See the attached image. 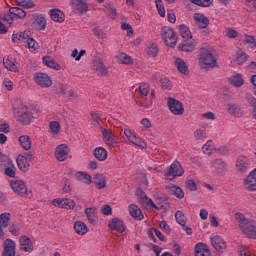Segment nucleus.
Segmentation results:
<instances>
[{"label": "nucleus", "mask_w": 256, "mask_h": 256, "mask_svg": "<svg viewBox=\"0 0 256 256\" xmlns=\"http://www.w3.org/2000/svg\"><path fill=\"white\" fill-rule=\"evenodd\" d=\"M84 213L89 223H91V225H97L99 221V217L97 216V208L95 207L86 208Z\"/></svg>", "instance_id": "aec40b11"}, {"label": "nucleus", "mask_w": 256, "mask_h": 256, "mask_svg": "<svg viewBox=\"0 0 256 256\" xmlns=\"http://www.w3.org/2000/svg\"><path fill=\"white\" fill-rule=\"evenodd\" d=\"M213 149H215V147H213V141L211 140L207 141L202 147V151L205 155H211V153H213Z\"/></svg>", "instance_id": "de8ad7c7"}, {"label": "nucleus", "mask_w": 256, "mask_h": 256, "mask_svg": "<svg viewBox=\"0 0 256 256\" xmlns=\"http://www.w3.org/2000/svg\"><path fill=\"white\" fill-rule=\"evenodd\" d=\"M18 141L25 151H29L31 149V137L23 135L18 138Z\"/></svg>", "instance_id": "f704fd0d"}, {"label": "nucleus", "mask_w": 256, "mask_h": 256, "mask_svg": "<svg viewBox=\"0 0 256 256\" xmlns=\"http://www.w3.org/2000/svg\"><path fill=\"white\" fill-rule=\"evenodd\" d=\"M191 3L197 5L198 7H211L213 5V0H190Z\"/></svg>", "instance_id": "49530a36"}, {"label": "nucleus", "mask_w": 256, "mask_h": 256, "mask_svg": "<svg viewBox=\"0 0 256 256\" xmlns=\"http://www.w3.org/2000/svg\"><path fill=\"white\" fill-rule=\"evenodd\" d=\"M42 61L46 67L54 69L55 71H61V65L55 61L51 56H44Z\"/></svg>", "instance_id": "b1692460"}, {"label": "nucleus", "mask_w": 256, "mask_h": 256, "mask_svg": "<svg viewBox=\"0 0 256 256\" xmlns=\"http://www.w3.org/2000/svg\"><path fill=\"white\" fill-rule=\"evenodd\" d=\"M109 229L112 231H118V233H125V222L119 218H113L111 222L108 223Z\"/></svg>", "instance_id": "a211bd4d"}, {"label": "nucleus", "mask_w": 256, "mask_h": 256, "mask_svg": "<svg viewBox=\"0 0 256 256\" xmlns=\"http://www.w3.org/2000/svg\"><path fill=\"white\" fill-rule=\"evenodd\" d=\"M102 135H103V139H104L105 143H107V145H111L113 143V135H111L109 130L103 129Z\"/></svg>", "instance_id": "8fccbe9b"}, {"label": "nucleus", "mask_w": 256, "mask_h": 256, "mask_svg": "<svg viewBox=\"0 0 256 256\" xmlns=\"http://www.w3.org/2000/svg\"><path fill=\"white\" fill-rule=\"evenodd\" d=\"M93 155L97 161H105V159L108 157L107 150H105L103 147L95 148L93 150Z\"/></svg>", "instance_id": "7c9ffc66"}, {"label": "nucleus", "mask_w": 256, "mask_h": 256, "mask_svg": "<svg viewBox=\"0 0 256 256\" xmlns=\"http://www.w3.org/2000/svg\"><path fill=\"white\" fill-rule=\"evenodd\" d=\"M248 103L250 107H253L252 113H254V117L256 119V98L255 97L249 98Z\"/></svg>", "instance_id": "774afa93"}, {"label": "nucleus", "mask_w": 256, "mask_h": 256, "mask_svg": "<svg viewBox=\"0 0 256 256\" xmlns=\"http://www.w3.org/2000/svg\"><path fill=\"white\" fill-rule=\"evenodd\" d=\"M211 165L214 169V173L219 175V177H223L225 173H227V163L223 161L221 158H216L211 162Z\"/></svg>", "instance_id": "6e6552de"}, {"label": "nucleus", "mask_w": 256, "mask_h": 256, "mask_svg": "<svg viewBox=\"0 0 256 256\" xmlns=\"http://www.w3.org/2000/svg\"><path fill=\"white\" fill-rule=\"evenodd\" d=\"M76 179H78V181H85L87 185H91V181L93 180V177L89 173L78 172L76 174Z\"/></svg>", "instance_id": "ea45409f"}, {"label": "nucleus", "mask_w": 256, "mask_h": 256, "mask_svg": "<svg viewBox=\"0 0 256 256\" xmlns=\"http://www.w3.org/2000/svg\"><path fill=\"white\" fill-rule=\"evenodd\" d=\"M118 63H122L123 65H133V59L131 56L125 54V53H120L117 56Z\"/></svg>", "instance_id": "58836bf2"}, {"label": "nucleus", "mask_w": 256, "mask_h": 256, "mask_svg": "<svg viewBox=\"0 0 256 256\" xmlns=\"http://www.w3.org/2000/svg\"><path fill=\"white\" fill-rule=\"evenodd\" d=\"M52 204L60 209H75V201L69 198H56L52 201Z\"/></svg>", "instance_id": "1a4fd4ad"}, {"label": "nucleus", "mask_w": 256, "mask_h": 256, "mask_svg": "<svg viewBox=\"0 0 256 256\" xmlns=\"http://www.w3.org/2000/svg\"><path fill=\"white\" fill-rule=\"evenodd\" d=\"M94 71L98 77H107V68L101 59H96L94 62Z\"/></svg>", "instance_id": "412c9836"}, {"label": "nucleus", "mask_w": 256, "mask_h": 256, "mask_svg": "<svg viewBox=\"0 0 256 256\" xmlns=\"http://www.w3.org/2000/svg\"><path fill=\"white\" fill-rule=\"evenodd\" d=\"M229 81L230 85H233V87H242L243 83H245L243 77H241V74L231 76Z\"/></svg>", "instance_id": "c9c22d12"}, {"label": "nucleus", "mask_w": 256, "mask_h": 256, "mask_svg": "<svg viewBox=\"0 0 256 256\" xmlns=\"http://www.w3.org/2000/svg\"><path fill=\"white\" fill-rule=\"evenodd\" d=\"M175 219L176 222L181 225V227H185L187 223V217H185V214L181 210H177L175 213Z\"/></svg>", "instance_id": "a19ab883"}, {"label": "nucleus", "mask_w": 256, "mask_h": 256, "mask_svg": "<svg viewBox=\"0 0 256 256\" xmlns=\"http://www.w3.org/2000/svg\"><path fill=\"white\" fill-rule=\"evenodd\" d=\"M9 13L10 15H13V17L16 19H25V17H27V12H25L23 8L19 7H11L9 9Z\"/></svg>", "instance_id": "c756f323"}, {"label": "nucleus", "mask_w": 256, "mask_h": 256, "mask_svg": "<svg viewBox=\"0 0 256 256\" xmlns=\"http://www.w3.org/2000/svg\"><path fill=\"white\" fill-rule=\"evenodd\" d=\"M239 35L237 30H234L233 28H227L226 29V37L229 39H236V37Z\"/></svg>", "instance_id": "052dcab7"}, {"label": "nucleus", "mask_w": 256, "mask_h": 256, "mask_svg": "<svg viewBox=\"0 0 256 256\" xmlns=\"http://www.w3.org/2000/svg\"><path fill=\"white\" fill-rule=\"evenodd\" d=\"M19 244L21 251H25V253H33L35 249L33 241L29 236H20Z\"/></svg>", "instance_id": "9d476101"}, {"label": "nucleus", "mask_w": 256, "mask_h": 256, "mask_svg": "<svg viewBox=\"0 0 256 256\" xmlns=\"http://www.w3.org/2000/svg\"><path fill=\"white\" fill-rule=\"evenodd\" d=\"M61 93L63 95H66L67 97H72V99H77V95L75 94V92H73L72 89L67 90V89L62 87L61 88Z\"/></svg>", "instance_id": "680f3d73"}, {"label": "nucleus", "mask_w": 256, "mask_h": 256, "mask_svg": "<svg viewBox=\"0 0 256 256\" xmlns=\"http://www.w3.org/2000/svg\"><path fill=\"white\" fill-rule=\"evenodd\" d=\"M172 194H174L178 199H183V197H185V192H183V189L179 186L172 187Z\"/></svg>", "instance_id": "3c124183"}, {"label": "nucleus", "mask_w": 256, "mask_h": 256, "mask_svg": "<svg viewBox=\"0 0 256 256\" xmlns=\"http://www.w3.org/2000/svg\"><path fill=\"white\" fill-rule=\"evenodd\" d=\"M12 41L13 43H23L27 49H31L32 51H37V49H39V44L35 39L29 36V32H14L12 35Z\"/></svg>", "instance_id": "f03ea898"}, {"label": "nucleus", "mask_w": 256, "mask_h": 256, "mask_svg": "<svg viewBox=\"0 0 256 256\" xmlns=\"http://www.w3.org/2000/svg\"><path fill=\"white\" fill-rule=\"evenodd\" d=\"M247 191H256V168L244 180Z\"/></svg>", "instance_id": "2eb2a0df"}, {"label": "nucleus", "mask_w": 256, "mask_h": 256, "mask_svg": "<svg viewBox=\"0 0 256 256\" xmlns=\"http://www.w3.org/2000/svg\"><path fill=\"white\" fill-rule=\"evenodd\" d=\"M243 235L248 239H256V226L253 220H250L243 228H241Z\"/></svg>", "instance_id": "ddd939ff"}, {"label": "nucleus", "mask_w": 256, "mask_h": 256, "mask_svg": "<svg viewBox=\"0 0 256 256\" xmlns=\"http://www.w3.org/2000/svg\"><path fill=\"white\" fill-rule=\"evenodd\" d=\"M3 165L4 167H6L4 169L5 175H7L8 177H15V165L13 164V161L7 160V162Z\"/></svg>", "instance_id": "473e14b6"}, {"label": "nucleus", "mask_w": 256, "mask_h": 256, "mask_svg": "<svg viewBox=\"0 0 256 256\" xmlns=\"http://www.w3.org/2000/svg\"><path fill=\"white\" fill-rule=\"evenodd\" d=\"M19 157H23L25 161L31 162L35 159V153L33 152H25L24 154H20Z\"/></svg>", "instance_id": "e2e57ef3"}, {"label": "nucleus", "mask_w": 256, "mask_h": 256, "mask_svg": "<svg viewBox=\"0 0 256 256\" xmlns=\"http://www.w3.org/2000/svg\"><path fill=\"white\" fill-rule=\"evenodd\" d=\"M178 51H184L185 53H193V51H195V44L191 42H182L178 46Z\"/></svg>", "instance_id": "72a5a7b5"}, {"label": "nucleus", "mask_w": 256, "mask_h": 256, "mask_svg": "<svg viewBox=\"0 0 256 256\" xmlns=\"http://www.w3.org/2000/svg\"><path fill=\"white\" fill-rule=\"evenodd\" d=\"M3 65L5 69H8V71H14V73H17V66L9 58L3 59Z\"/></svg>", "instance_id": "c03bdc74"}, {"label": "nucleus", "mask_w": 256, "mask_h": 256, "mask_svg": "<svg viewBox=\"0 0 256 256\" xmlns=\"http://www.w3.org/2000/svg\"><path fill=\"white\" fill-rule=\"evenodd\" d=\"M129 213L133 219H136L137 221H142L143 219V212L139 207L135 204H130L129 205Z\"/></svg>", "instance_id": "393cba45"}, {"label": "nucleus", "mask_w": 256, "mask_h": 256, "mask_svg": "<svg viewBox=\"0 0 256 256\" xmlns=\"http://www.w3.org/2000/svg\"><path fill=\"white\" fill-rule=\"evenodd\" d=\"M9 221H11L10 213L5 212L0 214V225H2V227H9Z\"/></svg>", "instance_id": "37998d69"}, {"label": "nucleus", "mask_w": 256, "mask_h": 256, "mask_svg": "<svg viewBox=\"0 0 256 256\" xmlns=\"http://www.w3.org/2000/svg\"><path fill=\"white\" fill-rule=\"evenodd\" d=\"M249 165H251V160L246 156H239L236 161V168L240 173H247L249 170Z\"/></svg>", "instance_id": "4468645a"}, {"label": "nucleus", "mask_w": 256, "mask_h": 256, "mask_svg": "<svg viewBox=\"0 0 256 256\" xmlns=\"http://www.w3.org/2000/svg\"><path fill=\"white\" fill-rule=\"evenodd\" d=\"M50 129L52 133H59L61 131V124L57 121L50 122Z\"/></svg>", "instance_id": "13d9d810"}, {"label": "nucleus", "mask_w": 256, "mask_h": 256, "mask_svg": "<svg viewBox=\"0 0 256 256\" xmlns=\"http://www.w3.org/2000/svg\"><path fill=\"white\" fill-rule=\"evenodd\" d=\"M32 24L34 27H37L39 31H43L45 27H47V20L42 14H35L32 17Z\"/></svg>", "instance_id": "dca6fc26"}, {"label": "nucleus", "mask_w": 256, "mask_h": 256, "mask_svg": "<svg viewBox=\"0 0 256 256\" xmlns=\"http://www.w3.org/2000/svg\"><path fill=\"white\" fill-rule=\"evenodd\" d=\"M194 19L198 22V26L200 29H207V27H209V18L204 14L195 13Z\"/></svg>", "instance_id": "5701e85b"}, {"label": "nucleus", "mask_w": 256, "mask_h": 256, "mask_svg": "<svg viewBox=\"0 0 256 256\" xmlns=\"http://www.w3.org/2000/svg\"><path fill=\"white\" fill-rule=\"evenodd\" d=\"M121 29H123V31H127L128 36H131L133 35V33H135V31L133 30V27L129 23H125V22L122 23Z\"/></svg>", "instance_id": "4d7b16f0"}, {"label": "nucleus", "mask_w": 256, "mask_h": 256, "mask_svg": "<svg viewBox=\"0 0 256 256\" xmlns=\"http://www.w3.org/2000/svg\"><path fill=\"white\" fill-rule=\"evenodd\" d=\"M146 205H151L153 207V209H156V211H161V209H165V211L171 209V206L169 204V202H167V198L164 199L165 204H162L160 206H157L155 203H153V199H147L144 200Z\"/></svg>", "instance_id": "2f4dec72"}, {"label": "nucleus", "mask_w": 256, "mask_h": 256, "mask_svg": "<svg viewBox=\"0 0 256 256\" xmlns=\"http://www.w3.org/2000/svg\"><path fill=\"white\" fill-rule=\"evenodd\" d=\"M160 82H161L162 89L171 91V87L172 86H171V80L170 79H168V78H161Z\"/></svg>", "instance_id": "5fc2aeb1"}, {"label": "nucleus", "mask_w": 256, "mask_h": 256, "mask_svg": "<svg viewBox=\"0 0 256 256\" xmlns=\"http://www.w3.org/2000/svg\"><path fill=\"white\" fill-rule=\"evenodd\" d=\"M161 37L166 47L174 49L175 45H177V34L173 28H169L168 26L162 27Z\"/></svg>", "instance_id": "7ed1b4c3"}, {"label": "nucleus", "mask_w": 256, "mask_h": 256, "mask_svg": "<svg viewBox=\"0 0 256 256\" xmlns=\"http://www.w3.org/2000/svg\"><path fill=\"white\" fill-rule=\"evenodd\" d=\"M245 43H247V45H250L252 49H255L256 47L255 36H249V35L246 36Z\"/></svg>", "instance_id": "0e129e2a"}, {"label": "nucleus", "mask_w": 256, "mask_h": 256, "mask_svg": "<svg viewBox=\"0 0 256 256\" xmlns=\"http://www.w3.org/2000/svg\"><path fill=\"white\" fill-rule=\"evenodd\" d=\"M11 187L16 195L20 197H28L31 199L33 197V193L27 190V185L22 180H16L11 182Z\"/></svg>", "instance_id": "20e7f679"}, {"label": "nucleus", "mask_w": 256, "mask_h": 256, "mask_svg": "<svg viewBox=\"0 0 256 256\" xmlns=\"http://www.w3.org/2000/svg\"><path fill=\"white\" fill-rule=\"evenodd\" d=\"M194 137L195 139L201 141V139H205V137H207V134L205 133V130L198 129L194 132Z\"/></svg>", "instance_id": "bf43d9fd"}, {"label": "nucleus", "mask_w": 256, "mask_h": 256, "mask_svg": "<svg viewBox=\"0 0 256 256\" xmlns=\"http://www.w3.org/2000/svg\"><path fill=\"white\" fill-rule=\"evenodd\" d=\"M91 117H92V125H100L101 124V114L91 112Z\"/></svg>", "instance_id": "6e6d98bb"}, {"label": "nucleus", "mask_w": 256, "mask_h": 256, "mask_svg": "<svg viewBox=\"0 0 256 256\" xmlns=\"http://www.w3.org/2000/svg\"><path fill=\"white\" fill-rule=\"evenodd\" d=\"M234 61L236 65H243L247 61V54L243 50L238 51Z\"/></svg>", "instance_id": "79ce46f5"}, {"label": "nucleus", "mask_w": 256, "mask_h": 256, "mask_svg": "<svg viewBox=\"0 0 256 256\" xmlns=\"http://www.w3.org/2000/svg\"><path fill=\"white\" fill-rule=\"evenodd\" d=\"M177 71L182 75H189V65L183 60V58H176L174 61Z\"/></svg>", "instance_id": "4be33fe9"}, {"label": "nucleus", "mask_w": 256, "mask_h": 256, "mask_svg": "<svg viewBox=\"0 0 256 256\" xmlns=\"http://www.w3.org/2000/svg\"><path fill=\"white\" fill-rule=\"evenodd\" d=\"M148 57H157L159 54V47L155 44H151L147 49Z\"/></svg>", "instance_id": "09e8293b"}, {"label": "nucleus", "mask_w": 256, "mask_h": 256, "mask_svg": "<svg viewBox=\"0 0 256 256\" xmlns=\"http://www.w3.org/2000/svg\"><path fill=\"white\" fill-rule=\"evenodd\" d=\"M50 17L53 21H56V23H63V21H65V14L57 8L50 10Z\"/></svg>", "instance_id": "a878e982"}, {"label": "nucleus", "mask_w": 256, "mask_h": 256, "mask_svg": "<svg viewBox=\"0 0 256 256\" xmlns=\"http://www.w3.org/2000/svg\"><path fill=\"white\" fill-rule=\"evenodd\" d=\"M194 256H211L209 246L203 242H199L194 247Z\"/></svg>", "instance_id": "f3484780"}, {"label": "nucleus", "mask_w": 256, "mask_h": 256, "mask_svg": "<svg viewBox=\"0 0 256 256\" xmlns=\"http://www.w3.org/2000/svg\"><path fill=\"white\" fill-rule=\"evenodd\" d=\"M16 120L20 125H31V114L27 111V108L20 109L16 113Z\"/></svg>", "instance_id": "f8f14e48"}, {"label": "nucleus", "mask_w": 256, "mask_h": 256, "mask_svg": "<svg viewBox=\"0 0 256 256\" xmlns=\"http://www.w3.org/2000/svg\"><path fill=\"white\" fill-rule=\"evenodd\" d=\"M186 187L189 191H197V183L192 179L186 181Z\"/></svg>", "instance_id": "69168bd1"}, {"label": "nucleus", "mask_w": 256, "mask_h": 256, "mask_svg": "<svg viewBox=\"0 0 256 256\" xmlns=\"http://www.w3.org/2000/svg\"><path fill=\"white\" fill-rule=\"evenodd\" d=\"M211 244L218 253H225L227 251V242L221 236L212 237Z\"/></svg>", "instance_id": "9b49d317"}, {"label": "nucleus", "mask_w": 256, "mask_h": 256, "mask_svg": "<svg viewBox=\"0 0 256 256\" xmlns=\"http://www.w3.org/2000/svg\"><path fill=\"white\" fill-rule=\"evenodd\" d=\"M69 147L67 144H60L57 146L56 151H55V157L57 161H65L67 159L69 152L67 151Z\"/></svg>", "instance_id": "6ab92c4d"}, {"label": "nucleus", "mask_w": 256, "mask_h": 256, "mask_svg": "<svg viewBox=\"0 0 256 256\" xmlns=\"http://www.w3.org/2000/svg\"><path fill=\"white\" fill-rule=\"evenodd\" d=\"M34 81L39 85L40 87H51L53 85V81L51 80V77L49 75L43 73V72H37L34 74Z\"/></svg>", "instance_id": "0eeeda50"}, {"label": "nucleus", "mask_w": 256, "mask_h": 256, "mask_svg": "<svg viewBox=\"0 0 256 256\" xmlns=\"http://www.w3.org/2000/svg\"><path fill=\"white\" fill-rule=\"evenodd\" d=\"M93 183L96 185V189H105L107 187V180L103 174H95Z\"/></svg>", "instance_id": "bb28decb"}, {"label": "nucleus", "mask_w": 256, "mask_h": 256, "mask_svg": "<svg viewBox=\"0 0 256 256\" xmlns=\"http://www.w3.org/2000/svg\"><path fill=\"white\" fill-rule=\"evenodd\" d=\"M74 231L77 233V235H85L88 233L89 228L87 227V224L83 221H76L74 223Z\"/></svg>", "instance_id": "cd10ccee"}, {"label": "nucleus", "mask_w": 256, "mask_h": 256, "mask_svg": "<svg viewBox=\"0 0 256 256\" xmlns=\"http://www.w3.org/2000/svg\"><path fill=\"white\" fill-rule=\"evenodd\" d=\"M198 61L202 69H213L214 67H217V58L215 57V55H213V52H211V50L205 47H202L200 49Z\"/></svg>", "instance_id": "f257e3e1"}, {"label": "nucleus", "mask_w": 256, "mask_h": 256, "mask_svg": "<svg viewBox=\"0 0 256 256\" xmlns=\"http://www.w3.org/2000/svg\"><path fill=\"white\" fill-rule=\"evenodd\" d=\"M183 173H185L183 166H181V163H179V161H175L170 165L169 170L166 173V177H170V181H173L175 177H181Z\"/></svg>", "instance_id": "423d86ee"}, {"label": "nucleus", "mask_w": 256, "mask_h": 256, "mask_svg": "<svg viewBox=\"0 0 256 256\" xmlns=\"http://www.w3.org/2000/svg\"><path fill=\"white\" fill-rule=\"evenodd\" d=\"M167 105L173 113V115H183L185 113V108L183 107V103L173 97L168 98Z\"/></svg>", "instance_id": "39448f33"}, {"label": "nucleus", "mask_w": 256, "mask_h": 256, "mask_svg": "<svg viewBox=\"0 0 256 256\" xmlns=\"http://www.w3.org/2000/svg\"><path fill=\"white\" fill-rule=\"evenodd\" d=\"M234 218L236 219L239 229H243V227H245L246 224H248L251 219L245 217V214L241 213V212H237L234 214Z\"/></svg>", "instance_id": "c85d7f7f"}, {"label": "nucleus", "mask_w": 256, "mask_h": 256, "mask_svg": "<svg viewBox=\"0 0 256 256\" xmlns=\"http://www.w3.org/2000/svg\"><path fill=\"white\" fill-rule=\"evenodd\" d=\"M179 32H180L181 37L183 39H186V41L189 39H192V37H193V35L191 34V30L185 24L180 25Z\"/></svg>", "instance_id": "e433bc0d"}, {"label": "nucleus", "mask_w": 256, "mask_h": 256, "mask_svg": "<svg viewBox=\"0 0 256 256\" xmlns=\"http://www.w3.org/2000/svg\"><path fill=\"white\" fill-rule=\"evenodd\" d=\"M17 165L20 171H23L24 173H26V171H29V167H30L29 162L21 156H18L17 158Z\"/></svg>", "instance_id": "4c0bfd02"}, {"label": "nucleus", "mask_w": 256, "mask_h": 256, "mask_svg": "<svg viewBox=\"0 0 256 256\" xmlns=\"http://www.w3.org/2000/svg\"><path fill=\"white\" fill-rule=\"evenodd\" d=\"M101 213L104 215H112L113 209L111 208V206H109V204H105L101 209Z\"/></svg>", "instance_id": "338daca9"}, {"label": "nucleus", "mask_w": 256, "mask_h": 256, "mask_svg": "<svg viewBox=\"0 0 256 256\" xmlns=\"http://www.w3.org/2000/svg\"><path fill=\"white\" fill-rule=\"evenodd\" d=\"M76 9L83 13V11H88L89 6L83 0H76Z\"/></svg>", "instance_id": "603ef678"}, {"label": "nucleus", "mask_w": 256, "mask_h": 256, "mask_svg": "<svg viewBox=\"0 0 256 256\" xmlns=\"http://www.w3.org/2000/svg\"><path fill=\"white\" fill-rule=\"evenodd\" d=\"M155 3L160 17H165V7L163 6V0H156Z\"/></svg>", "instance_id": "864d4df0"}, {"label": "nucleus", "mask_w": 256, "mask_h": 256, "mask_svg": "<svg viewBox=\"0 0 256 256\" xmlns=\"http://www.w3.org/2000/svg\"><path fill=\"white\" fill-rule=\"evenodd\" d=\"M15 3L20 7H25L26 9L35 7V2H33V0H15Z\"/></svg>", "instance_id": "a18cd8bd"}]
</instances>
